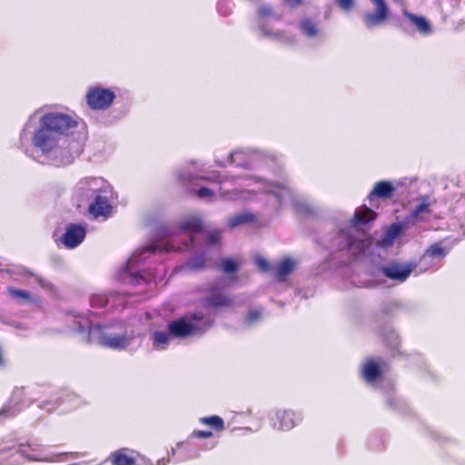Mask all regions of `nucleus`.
Segmentation results:
<instances>
[{
  "label": "nucleus",
  "instance_id": "f03ea898",
  "mask_svg": "<svg viewBox=\"0 0 465 465\" xmlns=\"http://www.w3.org/2000/svg\"><path fill=\"white\" fill-rule=\"evenodd\" d=\"M40 123L62 137L64 134H68L78 124L73 117L62 113L45 114Z\"/></svg>",
  "mask_w": 465,
  "mask_h": 465
},
{
  "label": "nucleus",
  "instance_id": "f8f14e48",
  "mask_svg": "<svg viewBox=\"0 0 465 465\" xmlns=\"http://www.w3.org/2000/svg\"><path fill=\"white\" fill-rule=\"evenodd\" d=\"M131 338L126 334L122 335H103L101 337L102 345L114 349V350H123L124 349L130 342Z\"/></svg>",
  "mask_w": 465,
  "mask_h": 465
},
{
  "label": "nucleus",
  "instance_id": "a878e982",
  "mask_svg": "<svg viewBox=\"0 0 465 465\" xmlns=\"http://www.w3.org/2000/svg\"><path fill=\"white\" fill-rule=\"evenodd\" d=\"M205 264H206V259L204 257V254H201V255L195 256L193 259H191L188 262L187 266L191 270L199 271V270H203L205 267Z\"/></svg>",
  "mask_w": 465,
  "mask_h": 465
},
{
  "label": "nucleus",
  "instance_id": "ddd939ff",
  "mask_svg": "<svg viewBox=\"0 0 465 465\" xmlns=\"http://www.w3.org/2000/svg\"><path fill=\"white\" fill-rule=\"evenodd\" d=\"M6 292L10 298L18 303L30 304L39 302V299L34 297L30 292L26 290L16 289L15 287L9 286L6 288Z\"/></svg>",
  "mask_w": 465,
  "mask_h": 465
},
{
  "label": "nucleus",
  "instance_id": "cd10ccee",
  "mask_svg": "<svg viewBox=\"0 0 465 465\" xmlns=\"http://www.w3.org/2000/svg\"><path fill=\"white\" fill-rule=\"evenodd\" d=\"M222 269L225 273H233L237 272L238 265L233 260L226 258L222 261Z\"/></svg>",
  "mask_w": 465,
  "mask_h": 465
},
{
  "label": "nucleus",
  "instance_id": "de8ad7c7",
  "mask_svg": "<svg viewBox=\"0 0 465 465\" xmlns=\"http://www.w3.org/2000/svg\"><path fill=\"white\" fill-rule=\"evenodd\" d=\"M193 238L190 237V242L193 243Z\"/></svg>",
  "mask_w": 465,
  "mask_h": 465
},
{
  "label": "nucleus",
  "instance_id": "4c0bfd02",
  "mask_svg": "<svg viewBox=\"0 0 465 465\" xmlns=\"http://www.w3.org/2000/svg\"><path fill=\"white\" fill-rule=\"evenodd\" d=\"M272 8L269 6H266V5L260 6L257 9V14L261 17H268L272 15Z\"/></svg>",
  "mask_w": 465,
  "mask_h": 465
},
{
  "label": "nucleus",
  "instance_id": "72a5a7b5",
  "mask_svg": "<svg viewBox=\"0 0 465 465\" xmlns=\"http://www.w3.org/2000/svg\"><path fill=\"white\" fill-rule=\"evenodd\" d=\"M196 196L198 198H213L214 196V192L207 187H202L198 189L196 192Z\"/></svg>",
  "mask_w": 465,
  "mask_h": 465
},
{
  "label": "nucleus",
  "instance_id": "79ce46f5",
  "mask_svg": "<svg viewBox=\"0 0 465 465\" xmlns=\"http://www.w3.org/2000/svg\"><path fill=\"white\" fill-rule=\"evenodd\" d=\"M264 32V35L269 36V37H272V38H276V39H280L282 37L283 35V33L281 32V31H278V32H268V31H263Z\"/></svg>",
  "mask_w": 465,
  "mask_h": 465
},
{
  "label": "nucleus",
  "instance_id": "473e14b6",
  "mask_svg": "<svg viewBox=\"0 0 465 465\" xmlns=\"http://www.w3.org/2000/svg\"><path fill=\"white\" fill-rule=\"evenodd\" d=\"M191 436L195 439H209L213 437V432L212 430H195Z\"/></svg>",
  "mask_w": 465,
  "mask_h": 465
},
{
  "label": "nucleus",
  "instance_id": "9d476101",
  "mask_svg": "<svg viewBox=\"0 0 465 465\" xmlns=\"http://www.w3.org/2000/svg\"><path fill=\"white\" fill-rule=\"evenodd\" d=\"M134 450L122 448L110 453L107 460L111 465H136Z\"/></svg>",
  "mask_w": 465,
  "mask_h": 465
},
{
  "label": "nucleus",
  "instance_id": "aec40b11",
  "mask_svg": "<svg viewBox=\"0 0 465 465\" xmlns=\"http://www.w3.org/2000/svg\"><path fill=\"white\" fill-rule=\"evenodd\" d=\"M205 303L208 307H230L232 305V298L223 294H214L205 299Z\"/></svg>",
  "mask_w": 465,
  "mask_h": 465
},
{
  "label": "nucleus",
  "instance_id": "7ed1b4c3",
  "mask_svg": "<svg viewBox=\"0 0 465 465\" xmlns=\"http://www.w3.org/2000/svg\"><path fill=\"white\" fill-rule=\"evenodd\" d=\"M115 98L114 93L100 86L90 87L85 99L88 106L93 110H105L111 106Z\"/></svg>",
  "mask_w": 465,
  "mask_h": 465
},
{
  "label": "nucleus",
  "instance_id": "c756f323",
  "mask_svg": "<svg viewBox=\"0 0 465 465\" xmlns=\"http://www.w3.org/2000/svg\"><path fill=\"white\" fill-rule=\"evenodd\" d=\"M91 305L95 308H103L107 304V298L102 294H94L90 299Z\"/></svg>",
  "mask_w": 465,
  "mask_h": 465
},
{
  "label": "nucleus",
  "instance_id": "2eb2a0df",
  "mask_svg": "<svg viewBox=\"0 0 465 465\" xmlns=\"http://www.w3.org/2000/svg\"><path fill=\"white\" fill-rule=\"evenodd\" d=\"M403 15L407 17L418 31L422 35H429L431 33V26L430 22L422 15H417L415 14L404 11Z\"/></svg>",
  "mask_w": 465,
  "mask_h": 465
},
{
  "label": "nucleus",
  "instance_id": "5701e85b",
  "mask_svg": "<svg viewBox=\"0 0 465 465\" xmlns=\"http://www.w3.org/2000/svg\"><path fill=\"white\" fill-rule=\"evenodd\" d=\"M425 254L431 258L442 259L448 254V251L441 246V243L437 242L430 245L425 251Z\"/></svg>",
  "mask_w": 465,
  "mask_h": 465
},
{
  "label": "nucleus",
  "instance_id": "6ab92c4d",
  "mask_svg": "<svg viewBox=\"0 0 465 465\" xmlns=\"http://www.w3.org/2000/svg\"><path fill=\"white\" fill-rule=\"evenodd\" d=\"M203 225L200 218L190 217L180 223L179 229L183 232H189L193 233L200 232L203 231Z\"/></svg>",
  "mask_w": 465,
  "mask_h": 465
},
{
  "label": "nucleus",
  "instance_id": "a18cd8bd",
  "mask_svg": "<svg viewBox=\"0 0 465 465\" xmlns=\"http://www.w3.org/2000/svg\"><path fill=\"white\" fill-rule=\"evenodd\" d=\"M287 2L292 4L293 5H302V0H286Z\"/></svg>",
  "mask_w": 465,
  "mask_h": 465
},
{
  "label": "nucleus",
  "instance_id": "c03bdc74",
  "mask_svg": "<svg viewBox=\"0 0 465 465\" xmlns=\"http://www.w3.org/2000/svg\"><path fill=\"white\" fill-rule=\"evenodd\" d=\"M5 364V357H4V351L3 348L0 346V367H4Z\"/></svg>",
  "mask_w": 465,
  "mask_h": 465
},
{
  "label": "nucleus",
  "instance_id": "c85d7f7f",
  "mask_svg": "<svg viewBox=\"0 0 465 465\" xmlns=\"http://www.w3.org/2000/svg\"><path fill=\"white\" fill-rule=\"evenodd\" d=\"M222 240V231L221 230H213L208 233L207 244L210 246H214L220 243Z\"/></svg>",
  "mask_w": 465,
  "mask_h": 465
},
{
  "label": "nucleus",
  "instance_id": "4468645a",
  "mask_svg": "<svg viewBox=\"0 0 465 465\" xmlns=\"http://www.w3.org/2000/svg\"><path fill=\"white\" fill-rule=\"evenodd\" d=\"M394 191L395 188L391 182L379 181L374 184L373 189L368 197L370 200H371L373 197L389 199L392 196Z\"/></svg>",
  "mask_w": 465,
  "mask_h": 465
},
{
  "label": "nucleus",
  "instance_id": "bb28decb",
  "mask_svg": "<svg viewBox=\"0 0 465 465\" xmlns=\"http://www.w3.org/2000/svg\"><path fill=\"white\" fill-rule=\"evenodd\" d=\"M21 274L24 276H26V277H35L37 283L43 288H49L51 285L44 277H42L40 275H35L34 272H32L27 268H23Z\"/></svg>",
  "mask_w": 465,
  "mask_h": 465
},
{
  "label": "nucleus",
  "instance_id": "393cba45",
  "mask_svg": "<svg viewBox=\"0 0 465 465\" xmlns=\"http://www.w3.org/2000/svg\"><path fill=\"white\" fill-rule=\"evenodd\" d=\"M302 32L309 37L317 35L318 30L316 25L310 19H304L300 24Z\"/></svg>",
  "mask_w": 465,
  "mask_h": 465
},
{
  "label": "nucleus",
  "instance_id": "a211bd4d",
  "mask_svg": "<svg viewBox=\"0 0 465 465\" xmlns=\"http://www.w3.org/2000/svg\"><path fill=\"white\" fill-rule=\"evenodd\" d=\"M199 422L203 425L210 427L215 432H222L225 429L223 419L218 415L201 417L199 419Z\"/></svg>",
  "mask_w": 465,
  "mask_h": 465
},
{
  "label": "nucleus",
  "instance_id": "f704fd0d",
  "mask_svg": "<svg viewBox=\"0 0 465 465\" xmlns=\"http://www.w3.org/2000/svg\"><path fill=\"white\" fill-rule=\"evenodd\" d=\"M337 5L343 11L349 12L354 6L353 0H335Z\"/></svg>",
  "mask_w": 465,
  "mask_h": 465
},
{
  "label": "nucleus",
  "instance_id": "0eeeda50",
  "mask_svg": "<svg viewBox=\"0 0 465 465\" xmlns=\"http://www.w3.org/2000/svg\"><path fill=\"white\" fill-rule=\"evenodd\" d=\"M299 420V417L292 410H279L273 418V427L279 430H292Z\"/></svg>",
  "mask_w": 465,
  "mask_h": 465
},
{
  "label": "nucleus",
  "instance_id": "c9c22d12",
  "mask_svg": "<svg viewBox=\"0 0 465 465\" xmlns=\"http://www.w3.org/2000/svg\"><path fill=\"white\" fill-rule=\"evenodd\" d=\"M75 323L78 324L79 332L91 331V322L87 319H84L83 323L80 321L75 322Z\"/></svg>",
  "mask_w": 465,
  "mask_h": 465
},
{
  "label": "nucleus",
  "instance_id": "20e7f679",
  "mask_svg": "<svg viewBox=\"0 0 465 465\" xmlns=\"http://www.w3.org/2000/svg\"><path fill=\"white\" fill-rule=\"evenodd\" d=\"M374 11H368L362 15V22L366 28L372 29L386 23L390 17V8L385 0H371Z\"/></svg>",
  "mask_w": 465,
  "mask_h": 465
},
{
  "label": "nucleus",
  "instance_id": "1a4fd4ad",
  "mask_svg": "<svg viewBox=\"0 0 465 465\" xmlns=\"http://www.w3.org/2000/svg\"><path fill=\"white\" fill-rule=\"evenodd\" d=\"M361 377L369 383H373L382 378V371L379 362L374 359H367L361 370Z\"/></svg>",
  "mask_w": 465,
  "mask_h": 465
},
{
  "label": "nucleus",
  "instance_id": "6e6552de",
  "mask_svg": "<svg viewBox=\"0 0 465 465\" xmlns=\"http://www.w3.org/2000/svg\"><path fill=\"white\" fill-rule=\"evenodd\" d=\"M382 273L391 279L400 282H405L412 272L411 265H402L401 263H391L381 268Z\"/></svg>",
  "mask_w": 465,
  "mask_h": 465
},
{
  "label": "nucleus",
  "instance_id": "7c9ffc66",
  "mask_svg": "<svg viewBox=\"0 0 465 465\" xmlns=\"http://www.w3.org/2000/svg\"><path fill=\"white\" fill-rule=\"evenodd\" d=\"M261 310H251L245 316V322L249 325L255 323L262 318Z\"/></svg>",
  "mask_w": 465,
  "mask_h": 465
},
{
  "label": "nucleus",
  "instance_id": "2f4dec72",
  "mask_svg": "<svg viewBox=\"0 0 465 465\" xmlns=\"http://www.w3.org/2000/svg\"><path fill=\"white\" fill-rule=\"evenodd\" d=\"M401 231L402 226L401 223H392L387 231V235L390 239L393 240L401 234Z\"/></svg>",
  "mask_w": 465,
  "mask_h": 465
},
{
  "label": "nucleus",
  "instance_id": "a19ab883",
  "mask_svg": "<svg viewBox=\"0 0 465 465\" xmlns=\"http://www.w3.org/2000/svg\"><path fill=\"white\" fill-rule=\"evenodd\" d=\"M15 411L14 410H12L11 408H3L2 410H0V416H5V417H10V416H15Z\"/></svg>",
  "mask_w": 465,
  "mask_h": 465
},
{
  "label": "nucleus",
  "instance_id": "dca6fc26",
  "mask_svg": "<svg viewBox=\"0 0 465 465\" xmlns=\"http://www.w3.org/2000/svg\"><path fill=\"white\" fill-rule=\"evenodd\" d=\"M294 270V262L291 258H284L276 267L274 274L278 282H284Z\"/></svg>",
  "mask_w": 465,
  "mask_h": 465
},
{
  "label": "nucleus",
  "instance_id": "49530a36",
  "mask_svg": "<svg viewBox=\"0 0 465 465\" xmlns=\"http://www.w3.org/2000/svg\"><path fill=\"white\" fill-rule=\"evenodd\" d=\"M394 342H395L394 347L398 349L400 346V341H399L398 336H394Z\"/></svg>",
  "mask_w": 465,
  "mask_h": 465
},
{
  "label": "nucleus",
  "instance_id": "4be33fe9",
  "mask_svg": "<svg viewBox=\"0 0 465 465\" xmlns=\"http://www.w3.org/2000/svg\"><path fill=\"white\" fill-rule=\"evenodd\" d=\"M169 332L156 331L153 333V345L154 349L162 350L169 343Z\"/></svg>",
  "mask_w": 465,
  "mask_h": 465
},
{
  "label": "nucleus",
  "instance_id": "e433bc0d",
  "mask_svg": "<svg viewBox=\"0 0 465 465\" xmlns=\"http://www.w3.org/2000/svg\"><path fill=\"white\" fill-rule=\"evenodd\" d=\"M181 248H174L170 242H167L164 244L163 248V251H165V252H171V251H173V252H176V251H179ZM151 251L152 252L155 253L157 252H162V249H159L158 247L154 246V247H152L151 248Z\"/></svg>",
  "mask_w": 465,
  "mask_h": 465
},
{
  "label": "nucleus",
  "instance_id": "b1692460",
  "mask_svg": "<svg viewBox=\"0 0 465 465\" xmlns=\"http://www.w3.org/2000/svg\"><path fill=\"white\" fill-rule=\"evenodd\" d=\"M430 213L431 210L430 208V203H422L416 206V208L411 213L410 218L413 220V223H416L422 220L420 217L422 213L430 214Z\"/></svg>",
  "mask_w": 465,
  "mask_h": 465
},
{
  "label": "nucleus",
  "instance_id": "ea45409f",
  "mask_svg": "<svg viewBox=\"0 0 465 465\" xmlns=\"http://www.w3.org/2000/svg\"><path fill=\"white\" fill-rule=\"evenodd\" d=\"M201 179L209 182H221L220 173L218 172H212L210 175L203 176Z\"/></svg>",
  "mask_w": 465,
  "mask_h": 465
},
{
  "label": "nucleus",
  "instance_id": "39448f33",
  "mask_svg": "<svg viewBox=\"0 0 465 465\" xmlns=\"http://www.w3.org/2000/svg\"><path fill=\"white\" fill-rule=\"evenodd\" d=\"M86 231L78 223H68L60 238L61 242L68 249L77 247L84 240Z\"/></svg>",
  "mask_w": 465,
  "mask_h": 465
},
{
  "label": "nucleus",
  "instance_id": "58836bf2",
  "mask_svg": "<svg viewBox=\"0 0 465 465\" xmlns=\"http://www.w3.org/2000/svg\"><path fill=\"white\" fill-rule=\"evenodd\" d=\"M255 262L259 269L262 272H266L270 268L269 262L263 258L256 259Z\"/></svg>",
  "mask_w": 465,
  "mask_h": 465
},
{
  "label": "nucleus",
  "instance_id": "f257e3e1",
  "mask_svg": "<svg viewBox=\"0 0 465 465\" xmlns=\"http://www.w3.org/2000/svg\"><path fill=\"white\" fill-rule=\"evenodd\" d=\"M68 138L58 135L41 123L33 137L35 147L43 154L55 160L57 165L70 164L74 159V153L68 147Z\"/></svg>",
  "mask_w": 465,
  "mask_h": 465
},
{
  "label": "nucleus",
  "instance_id": "423d86ee",
  "mask_svg": "<svg viewBox=\"0 0 465 465\" xmlns=\"http://www.w3.org/2000/svg\"><path fill=\"white\" fill-rule=\"evenodd\" d=\"M197 327L185 318H180L178 320L171 322L167 330L172 337L185 338L193 334Z\"/></svg>",
  "mask_w": 465,
  "mask_h": 465
},
{
  "label": "nucleus",
  "instance_id": "412c9836",
  "mask_svg": "<svg viewBox=\"0 0 465 465\" xmlns=\"http://www.w3.org/2000/svg\"><path fill=\"white\" fill-rule=\"evenodd\" d=\"M256 219L255 215L252 213H243L228 219V226L234 228L243 223H252Z\"/></svg>",
  "mask_w": 465,
  "mask_h": 465
},
{
  "label": "nucleus",
  "instance_id": "f3484780",
  "mask_svg": "<svg viewBox=\"0 0 465 465\" xmlns=\"http://www.w3.org/2000/svg\"><path fill=\"white\" fill-rule=\"evenodd\" d=\"M376 217V213L368 207H363L355 212L351 223L353 225H359L367 223L371 221H373Z\"/></svg>",
  "mask_w": 465,
  "mask_h": 465
},
{
  "label": "nucleus",
  "instance_id": "9b49d317",
  "mask_svg": "<svg viewBox=\"0 0 465 465\" xmlns=\"http://www.w3.org/2000/svg\"><path fill=\"white\" fill-rule=\"evenodd\" d=\"M89 213L94 217L107 216L112 211V206L106 196L96 195L94 202L89 205Z\"/></svg>",
  "mask_w": 465,
  "mask_h": 465
},
{
  "label": "nucleus",
  "instance_id": "37998d69",
  "mask_svg": "<svg viewBox=\"0 0 465 465\" xmlns=\"http://www.w3.org/2000/svg\"><path fill=\"white\" fill-rule=\"evenodd\" d=\"M23 446H24V444L19 445V449L17 450V452L20 453L21 455H23L24 457H25L28 460H31V461L37 460L36 459H35L29 455H25L24 450H22Z\"/></svg>",
  "mask_w": 465,
  "mask_h": 465
}]
</instances>
